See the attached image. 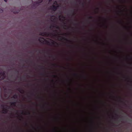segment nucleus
Here are the masks:
<instances>
[{
    "mask_svg": "<svg viewBox=\"0 0 132 132\" xmlns=\"http://www.w3.org/2000/svg\"><path fill=\"white\" fill-rule=\"evenodd\" d=\"M4 77L3 76V77H2V79H4Z\"/></svg>",
    "mask_w": 132,
    "mask_h": 132,
    "instance_id": "nucleus-1",
    "label": "nucleus"
},
{
    "mask_svg": "<svg viewBox=\"0 0 132 132\" xmlns=\"http://www.w3.org/2000/svg\"><path fill=\"white\" fill-rule=\"evenodd\" d=\"M1 79L0 78V80H1Z\"/></svg>",
    "mask_w": 132,
    "mask_h": 132,
    "instance_id": "nucleus-3",
    "label": "nucleus"
},
{
    "mask_svg": "<svg viewBox=\"0 0 132 132\" xmlns=\"http://www.w3.org/2000/svg\"><path fill=\"white\" fill-rule=\"evenodd\" d=\"M5 2H6L7 0H4Z\"/></svg>",
    "mask_w": 132,
    "mask_h": 132,
    "instance_id": "nucleus-2",
    "label": "nucleus"
}]
</instances>
